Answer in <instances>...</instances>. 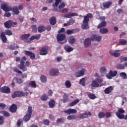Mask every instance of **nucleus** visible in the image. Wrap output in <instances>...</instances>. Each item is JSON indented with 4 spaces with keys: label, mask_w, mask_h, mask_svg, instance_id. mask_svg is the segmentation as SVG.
Instances as JSON below:
<instances>
[{
    "label": "nucleus",
    "mask_w": 127,
    "mask_h": 127,
    "mask_svg": "<svg viewBox=\"0 0 127 127\" xmlns=\"http://www.w3.org/2000/svg\"><path fill=\"white\" fill-rule=\"evenodd\" d=\"M27 59L25 56L21 58V60L20 62V64L18 65V68L19 69H20V70H22L23 72H25V71H27V68L25 66V61H26Z\"/></svg>",
    "instance_id": "obj_2"
},
{
    "label": "nucleus",
    "mask_w": 127,
    "mask_h": 127,
    "mask_svg": "<svg viewBox=\"0 0 127 127\" xmlns=\"http://www.w3.org/2000/svg\"><path fill=\"white\" fill-rule=\"evenodd\" d=\"M63 103H67V102H68V100H69L68 98V94L64 93L63 96Z\"/></svg>",
    "instance_id": "obj_44"
},
{
    "label": "nucleus",
    "mask_w": 127,
    "mask_h": 127,
    "mask_svg": "<svg viewBox=\"0 0 127 127\" xmlns=\"http://www.w3.org/2000/svg\"><path fill=\"white\" fill-rule=\"evenodd\" d=\"M92 113L91 112H88V113H85L80 114L79 116H78V119H87L88 116H91Z\"/></svg>",
    "instance_id": "obj_17"
},
{
    "label": "nucleus",
    "mask_w": 127,
    "mask_h": 127,
    "mask_svg": "<svg viewBox=\"0 0 127 127\" xmlns=\"http://www.w3.org/2000/svg\"><path fill=\"white\" fill-rule=\"evenodd\" d=\"M72 16H78V14L76 13H68L64 16L66 18H71Z\"/></svg>",
    "instance_id": "obj_29"
},
{
    "label": "nucleus",
    "mask_w": 127,
    "mask_h": 127,
    "mask_svg": "<svg viewBox=\"0 0 127 127\" xmlns=\"http://www.w3.org/2000/svg\"><path fill=\"white\" fill-rule=\"evenodd\" d=\"M24 53H25V55L27 56H30V58L32 59V60L35 59V54L34 53L28 51H24Z\"/></svg>",
    "instance_id": "obj_11"
},
{
    "label": "nucleus",
    "mask_w": 127,
    "mask_h": 127,
    "mask_svg": "<svg viewBox=\"0 0 127 127\" xmlns=\"http://www.w3.org/2000/svg\"><path fill=\"white\" fill-rule=\"evenodd\" d=\"M25 96V94L22 91H15L14 93L12 95L11 97L13 99H14L17 97H20L21 98V97H23Z\"/></svg>",
    "instance_id": "obj_7"
},
{
    "label": "nucleus",
    "mask_w": 127,
    "mask_h": 127,
    "mask_svg": "<svg viewBox=\"0 0 127 127\" xmlns=\"http://www.w3.org/2000/svg\"><path fill=\"white\" fill-rule=\"evenodd\" d=\"M56 22V18L55 16H53L50 19V23L51 25H55Z\"/></svg>",
    "instance_id": "obj_33"
},
{
    "label": "nucleus",
    "mask_w": 127,
    "mask_h": 127,
    "mask_svg": "<svg viewBox=\"0 0 127 127\" xmlns=\"http://www.w3.org/2000/svg\"><path fill=\"white\" fill-rule=\"evenodd\" d=\"M4 34L10 36V35H12V32L10 30L7 29L5 31Z\"/></svg>",
    "instance_id": "obj_49"
},
{
    "label": "nucleus",
    "mask_w": 127,
    "mask_h": 127,
    "mask_svg": "<svg viewBox=\"0 0 127 127\" xmlns=\"http://www.w3.org/2000/svg\"><path fill=\"white\" fill-rule=\"evenodd\" d=\"M18 46L17 44H13V45H10L9 46L8 48L11 49V50H16V49H18Z\"/></svg>",
    "instance_id": "obj_34"
},
{
    "label": "nucleus",
    "mask_w": 127,
    "mask_h": 127,
    "mask_svg": "<svg viewBox=\"0 0 127 127\" xmlns=\"http://www.w3.org/2000/svg\"><path fill=\"white\" fill-rule=\"evenodd\" d=\"M32 107L29 106L28 108L27 113L23 118L24 122H27L30 120L31 115H32Z\"/></svg>",
    "instance_id": "obj_3"
},
{
    "label": "nucleus",
    "mask_w": 127,
    "mask_h": 127,
    "mask_svg": "<svg viewBox=\"0 0 127 127\" xmlns=\"http://www.w3.org/2000/svg\"><path fill=\"white\" fill-rule=\"evenodd\" d=\"M91 39L92 41L95 40L98 42H100L102 40V36L94 34L91 36Z\"/></svg>",
    "instance_id": "obj_10"
},
{
    "label": "nucleus",
    "mask_w": 127,
    "mask_h": 127,
    "mask_svg": "<svg viewBox=\"0 0 127 127\" xmlns=\"http://www.w3.org/2000/svg\"><path fill=\"white\" fill-rule=\"evenodd\" d=\"M0 37L3 43H6V40H7V38H6V36H5L4 32H2L1 33Z\"/></svg>",
    "instance_id": "obj_28"
},
{
    "label": "nucleus",
    "mask_w": 127,
    "mask_h": 127,
    "mask_svg": "<svg viewBox=\"0 0 127 127\" xmlns=\"http://www.w3.org/2000/svg\"><path fill=\"white\" fill-rule=\"evenodd\" d=\"M13 71L16 73H17L18 74H20L22 79L27 78V74L25 73H22V72L19 69H18V68H13Z\"/></svg>",
    "instance_id": "obj_12"
},
{
    "label": "nucleus",
    "mask_w": 127,
    "mask_h": 127,
    "mask_svg": "<svg viewBox=\"0 0 127 127\" xmlns=\"http://www.w3.org/2000/svg\"><path fill=\"white\" fill-rule=\"evenodd\" d=\"M49 106L51 109L55 108V100L52 99L49 102Z\"/></svg>",
    "instance_id": "obj_30"
},
{
    "label": "nucleus",
    "mask_w": 127,
    "mask_h": 127,
    "mask_svg": "<svg viewBox=\"0 0 127 127\" xmlns=\"http://www.w3.org/2000/svg\"><path fill=\"white\" fill-rule=\"evenodd\" d=\"M69 9L67 8H64L61 10H58V11L60 12H62V13H66V12H68V11Z\"/></svg>",
    "instance_id": "obj_53"
},
{
    "label": "nucleus",
    "mask_w": 127,
    "mask_h": 127,
    "mask_svg": "<svg viewBox=\"0 0 127 127\" xmlns=\"http://www.w3.org/2000/svg\"><path fill=\"white\" fill-rule=\"evenodd\" d=\"M11 10L13 11L15 14H16V15H18L19 14V10H18V7H17V6H13V7H11Z\"/></svg>",
    "instance_id": "obj_31"
},
{
    "label": "nucleus",
    "mask_w": 127,
    "mask_h": 127,
    "mask_svg": "<svg viewBox=\"0 0 127 127\" xmlns=\"http://www.w3.org/2000/svg\"><path fill=\"white\" fill-rule=\"evenodd\" d=\"M87 96H88V98H89V99H90V100H95V99L97 98V96H96V95L93 93H90L87 94Z\"/></svg>",
    "instance_id": "obj_39"
},
{
    "label": "nucleus",
    "mask_w": 127,
    "mask_h": 127,
    "mask_svg": "<svg viewBox=\"0 0 127 127\" xmlns=\"http://www.w3.org/2000/svg\"><path fill=\"white\" fill-rule=\"evenodd\" d=\"M79 103V99H76L69 103V107H73Z\"/></svg>",
    "instance_id": "obj_43"
},
{
    "label": "nucleus",
    "mask_w": 127,
    "mask_h": 127,
    "mask_svg": "<svg viewBox=\"0 0 127 127\" xmlns=\"http://www.w3.org/2000/svg\"><path fill=\"white\" fill-rule=\"evenodd\" d=\"M29 86L30 87H32V88H36L37 87V84H36V83H35V81H30L29 83Z\"/></svg>",
    "instance_id": "obj_36"
},
{
    "label": "nucleus",
    "mask_w": 127,
    "mask_h": 127,
    "mask_svg": "<svg viewBox=\"0 0 127 127\" xmlns=\"http://www.w3.org/2000/svg\"><path fill=\"white\" fill-rule=\"evenodd\" d=\"M105 113L101 112L99 113L98 115V118H99V119H104V118H105Z\"/></svg>",
    "instance_id": "obj_52"
},
{
    "label": "nucleus",
    "mask_w": 127,
    "mask_h": 127,
    "mask_svg": "<svg viewBox=\"0 0 127 127\" xmlns=\"http://www.w3.org/2000/svg\"><path fill=\"white\" fill-rule=\"evenodd\" d=\"M120 76L124 80H126V79H127V75L126 72H121L120 74Z\"/></svg>",
    "instance_id": "obj_45"
},
{
    "label": "nucleus",
    "mask_w": 127,
    "mask_h": 127,
    "mask_svg": "<svg viewBox=\"0 0 127 127\" xmlns=\"http://www.w3.org/2000/svg\"><path fill=\"white\" fill-rule=\"evenodd\" d=\"M120 60L121 62H127V57L124 56H121L120 58Z\"/></svg>",
    "instance_id": "obj_50"
},
{
    "label": "nucleus",
    "mask_w": 127,
    "mask_h": 127,
    "mask_svg": "<svg viewBox=\"0 0 127 127\" xmlns=\"http://www.w3.org/2000/svg\"><path fill=\"white\" fill-rule=\"evenodd\" d=\"M64 113L67 114V115H71L72 114H77V110L76 109H69L64 111Z\"/></svg>",
    "instance_id": "obj_19"
},
{
    "label": "nucleus",
    "mask_w": 127,
    "mask_h": 127,
    "mask_svg": "<svg viewBox=\"0 0 127 127\" xmlns=\"http://www.w3.org/2000/svg\"><path fill=\"white\" fill-rule=\"evenodd\" d=\"M0 8L5 12H7V11H11L12 9L11 6L5 3H1L0 4Z\"/></svg>",
    "instance_id": "obj_6"
},
{
    "label": "nucleus",
    "mask_w": 127,
    "mask_h": 127,
    "mask_svg": "<svg viewBox=\"0 0 127 127\" xmlns=\"http://www.w3.org/2000/svg\"><path fill=\"white\" fill-rule=\"evenodd\" d=\"M50 75L51 76H58L59 75V70L56 68H52L50 70Z\"/></svg>",
    "instance_id": "obj_16"
},
{
    "label": "nucleus",
    "mask_w": 127,
    "mask_h": 127,
    "mask_svg": "<svg viewBox=\"0 0 127 127\" xmlns=\"http://www.w3.org/2000/svg\"><path fill=\"white\" fill-rule=\"evenodd\" d=\"M118 74V71L110 70L108 74H107V77L108 79H112V77H116Z\"/></svg>",
    "instance_id": "obj_15"
},
{
    "label": "nucleus",
    "mask_w": 127,
    "mask_h": 127,
    "mask_svg": "<svg viewBox=\"0 0 127 127\" xmlns=\"http://www.w3.org/2000/svg\"><path fill=\"white\" fill-rule=\"evenodd\" d=\"M68 41L69 44H74V43L76 42V39L73 36H70L68 39Z\"/></svg>",
    "instance_id": "obj_25"
},
{
    "label": "nucleus",
    "mask_w": 127,
    "mask_h": 127,
    "mask_svg": "<svg viewBox=\"0 0 127 127\" xmlns=\"http://www.w3.org/2000/svg\"><path fill=\"white\" fill-rule=\"evenodd\" d=\"M96 81L98 82L99 84H102L103 83V81L104 80H103V78H101L100 77H96Z\"/></svg>",
    "instance_id": "obj_60"
},
{
    "label": "nucleus",
    "mask_w": 127,
    "mask_h": 127,
    "mask_svg": "<svg viewBox=\"0 0 127 127\" xmlns=\"http://www.w3.org/2000/svg\"><path fill=\"white\" fill-rule=\"evenodd\" d=\"M57 39L60 44H64V43H66V41H64V40L66 39V35L64 34H58L57 35Z\"/></svg>",
    "instance_id": "obj_4"
},
{
    "label": "nucleus",
    "mask_w": 127,
    "mask_h": 127,
    "mask_svg": "<svg viewBox=\"0 0 127 127\" xmlns=\"http://www.w3.org/2000/svg\"><path fill=\"white\" fill-rule=\"evenodd\" d=\"M92 17H93V14L91 13H88L86 16H84L82 25V29H89V21H90V18H92Z\"/></svg>",
    "instance_id": "obj_1"
},
{
    "label": "nucleus",
    "mask_w": 127,
    "mask_h": 127,
    "mask_svg": "<svg viewBox=\"0 0 127 127\" xmlns=\"http://www.w3.org/2000/svg\"><path fill=\"white\" fill-rule=\"evenodd\" d=\"M38 31L40 33L41 32H43V31H45V27L44 26H39L38 27Z\"/></svg>",
    "instance_id": "obj_40"
},
{
    "label": "nucleus",
    "mask_w": 127,
    "mask_h": 127,
    "mask_svg": "<svg viewBox=\"0 0 127 127\" xmlns=\"http://www.w3.org/2000/svg\"><path fill=\"white\" fill-rule=\"evenodd\" d=\"M0 91L1 93H4V94H9L10 93V88L7 86H3L0 89Z\"/></svg>",
    "instance_id": "obj_14"
},
{
    "label": "nucleus",
    "mask_w": 127,
    "mask_h": 127,
    "mask_svg": "<svg viewBox=\"0 0 127 127\" xmlns=\"http://www.w3.org/2000/svg\"><path fill=\"white\" fill-rule=\"evenodd\" d=\"M105 84H99V82H98L97 81H96V80H93L92 81L91 84H90V86L92 87V88H98V87H103V86H104Z\"/></svg>",
    "instance_id": "obj_13"
},
{
    "label": "nucleus",
    "mask_w": 127,
    "mask_h": 127,
    "mask_svg": "<svg viewBox=\"0 0 127 127\" xmlns=\"http://www.w3.org/2000/svg\"><path fill=\"white\" fill-rule=\"evenodd\" d=\"M40 80L42 83H46V81H47V78L46 76L44 75H41L40 77Z\"/></svg>",
    "instance_id": "obj_42"
},
{
    "label": "nucleus",
    "mask_w": 127,
    "mask_h": 127,
    "mask_svg": "<svg viewBox=\"0 0 127 127\" xmlns=\"http://www.w3.org/2000/svg\"><path fill=\"white\" fill-rule=\"evenodd\" d=\"M0 114L3 115V116H4V117H10V114L9 113L6 112V111H1Z\"/></svg>",
    "instance_id": "obj_51"
},
{
    "label": "nucleus",
    "mask_w": 127,
    "mask_h": 127,
    "mask_svg": "<svg viewBox=\"0 0 127 127\" xmlns=\"http://www.w3.org/2000/svg\"><path fill=\"white\" fill-rule=\"evenodd\" d=\"M65 7V3L64 2H62L59 6V9H62V8H64Z\"/></svg>",
    "instance_id": "obj_59"
},
{
    "label": "nucleus",
    "mask_w": 127,
    "mask_h": 127,
    "mask_svg": "<svg viewBox=\"0 0 127 127\" xmlns=\"http://www.w3.org/2000/svg\"><path fill=\"white\" fill-rule=\"evenodd\" d=\"M65 85L66 88H71L72 86V84L71 83V82H70V81L67 80L65 82Z\"/></svg>",
    "instance_id": "obj_48"
},
{
    "label": "nucleus",
    "mask_w": 127,
    "mask_h": 127,
    "mask_svg": "<svg viewBox=\"0 0 127 127\" xmlns=\"http://www.w3.org/2000/svg\"><path fill=\"white\" fill-rule=\"evenodd\" d=\"M63 32H65V29L64 28H62L58 31V33H59V34H60V33H63Z\"/></svg>",
    "instance_id": "obj_63"
},
{
    "label": "nucleus",
    "mask_w": 127,
    "mask_h": 127,
    "mask_svg": "<svg viewBox=\"0 0 127 127\" xmlns=\"http://www.w3.org/2000/svg\"><path fill=\"white\" fill-rule=\"evenodd\" d=\"M100 71L101 73H106L107 72V68H106L105 67H101L100 68Z\"/></svg>",
    "instance_id": "obj_56"
},
{
    "label": "nucleus",
    "mask_w": 127,
    "mask_h": 127,
    "mask_svg": "<svg viewBox=\"0 0 127 127\" xmlns=\"http://www.w3.org/2000/svg\"><path fill=\"white\" fill-rule=\"evenodd\" d=\"M107 26V22L106 21H103L101 23H100L98 26L97 28L100 29L102 28V27H105Z\"/></svg>",
    "instance_id": "obj_38"
},
{
    "label": "nucleus",
    "mask_w": 127,
    "mask_h": 127,
    "mask_svg": "<svg viewBox=\"0 0 127 127\" xmlns=\"http://www.w3.org/2000/svg\"><path fill=\"white\" fill-rule=\"evenodd\" d=\"M100 32L102 34H106L109 32V30L107 28H103L100 29Z\"/></svg>",
    "instance_id": "obj_37"
},
{
    "label": "nucleus",
    "mask_w": 127,
    "mask_h": 127,
    "mask_svg": "<svg viewBox=\"0 0 127 127\" xmlns=\"http://www.w3.org/2000/svg\"><path fill=\"white\" fill-rule=\"evenodd\" d=\"M30 36V34H27L22 35L20 37L21 40H23L25 43H30L29 41V38H28Z\"/></svg>",
    "instance_id": "obj_9"
},
{
    "label": "nucleus",
    "mask_w": 127,
    "mask_h": 127,
    "mask_svg": "<svg viewBox=\"0 0 127 127\" xmlns=\"http://www.w3.org/2000/svg\"><path fill=\"white\" fill-rule=\"evenodd\" d=\"M49 49L48 46H44L40 49V55L45 56L48 54Z\"/></svg>",
    "instance_id": "obj_8"
},
{
    "label": "nucleus",
    "mask_w": 127,
    "mask_h": 127,
    "mask_svg": "<svg viewBox=\"0 0 127 127\" xmlns=\"http://www.w3.org/2000/svg\"><path fill=\"white\" fill-rule=\"evenodd\" d=\"M9 111L11 113H16V111H17V106L14 104H12L11 106H10Z\"/></svg>",
    "instance_id": "obj_18"
},
{
    "label": "nucleus",
    "mask_w": 127,
    "mask_h": 127,
    "mask_svg": "<svg viewBox=\"0 0 127 127\" xmlns=\"http://www.w3.org/2000/svg\"><path fill=\"white\" fill-rule=\"evenodd\" d=\"M105 116L107 119H109V118H111V117H112V114L110 112H106Z\"/></svg>",
    "instance_id": "obj_62"
},
{
    "label": "nucleus",
    "mask_w": 127,
    "mask_h": 127,
    "mask_svg": "<svg viewBox=\"0 0 127 127\" xmlns=\"http://www.w3.org/2000/svg\"><path fill=\"white\" fill-rule=\"evenodd\" d=\"M40 34H37L36 35L34 36H31L30 38H29V42H31V41H32V40H38V39H39V38H40Z\"/></svg>",
    "instance_id": "obj_24"
},
{
    "label": "nucleus",
    "mask_w": 127,
    "mask_h": 127,
    "mask_svg": "<svg viewBox=\"0 0 127 127\" xmlns=\"http://www.w3.org/2000/svg\"><path fill=\"white\" fill-rule=\"evenodd\" d=\"M60 3L57 0H56L55 2L53 3V11H57L58 12V8L57 7L58 5H59Z\"/></svg>",
    "instance_id": "obj_21"
},
{
    "label": "nucleus",
    "mask_w": 127,
    "mask_h": 127,
    "mask_svg": "<svg viewBox=\"0 0 127 127\" xmlns=\"http://www.w3.org/2000/svg\"><path fill=\"white\" fill-rule=\"evenodd\" d=\"M112 1L104 2L103 3V5L105 8H109L112 5Z\"/></svg>",
    "instance_id": "obj_32"
},
{
    "label": "nucleus",
    "mask_w": 127,
    "mask_h": 127,
    "mask_svg": "<svg viewBox=\"0 0 127 127\" xmlns=\"http://www.w3.org/2000/svg\"><path fill=\"white\" fill-rule=\"evenodd\" d=\"M4 25L6 28H10L11 26H12V21L11 20H9L7 22H5L4 23Z\"/></svg>",
    "instance_id": "obj_23"
},
{
    "label": "nucleus",
    "mask_w": 127,
    "mask_h": 127,
    "mask_svg": "<svg viewBox=\"0 0 127 127\" xmlns=\"http://www.w3.org/2000/svg\"><path fill=\"white\" fill-rule=\"evenodd\" d=\"M125 113H126V111H125L124 109L119 108L118 111L115 113V115L120 120H123L124 119V116H125L123 114H125Z\"/></svg>",
    "instance_id": "obj_5"
},
{
    "label": "nucleus",
    "mask_w": 127,
    "mask_h": 127,
    "mask_svg": "<svg viewBox=\"0 0 127 127\" xmlns=\"http://www.w3.org/2000/svg\"><path fill=\"white\" fill-rule=\"evenodd\" d=\"M50 123V122H49V120H47V119H45L43 121V124L45 125V126H49V124Z\"/></svg>",
    "instance_id": "obj_57"
},
{
    "label": "nucleus",
    "mask_w": 127,
    "mask_h": 127,
    "mask_svg": "<svg viewBox=\"0 0 127 127\" xmlns=\"http://www.w3.org/2000/svg\"><path fill=\"white\" fill-rule=\"evenodd\" d=\"M119 45H127V41L125 39H120L119 42Z\"/></svg>",
    "instance_id": "obj_35"
},
{
    "label": "nucleus",
    "mask_w": 127,
    "mask_h": 127,
    "mask_svg": "<svg viewBox=\"0 0 127 127\" xmlns=\"http://www.w3.org/2000/svg\"><path fill=\"white\" fill-rule=\"evenodd\" d=\"M113 90H114V88H113V86H110L107 88H106L105 89V90H104V93L105 94H110L111 93H112V91H113Z\"/></svg>",
    "instance_id": "obj_26"
},
{
    "label": "nucleus",
    "mask_w": 127,
    "mask_h": 127,
    "mask_svg": "<svg viewBox=\"0 0 127 127\" xmlns=\"http://www.w3.org/2000/svg\"><path fill=\"white\" fill-rule=\"evenodd\" d=\"M110 55H112V56H114V57L118 58L120 57L121 56V53H112V52H110Z\"/></svg>",
    "instance_id": "obj_46"
},
{
    "label": "nucleus",
    "mask_w": 127,
    "mask_h": 127,
    "mask_svg": "<svg viewBox=\"0 0 127 127\" xmlns=\"http://www.w3.org/2000/svg\"><path fill=\"white\" fill-rule=\"evenodd\" d=\"M91 38H87L84 40V45L85 47H89V45H91Z\"/></svg>",
    "instance_id": "obj_22"
},
{
    "label": "nucleus",
    "mask_w": 127,
    "mask_h": 127,
    "mask_svg": "<svg viewBox=\"0 0 127 127\" xmlns=\"http://www.w3.org/2000/svg\"><path fill=\"white\" fill-rule=\"evenodd\" d=\"M64 119L61 118V119H58L57 120V123L58 124H62L63 123H64Z\"/></svg>",
    "instance_id": "obj_61"
},
{
    "label": "nucleus",
    "mask_w": 127,
    "mask_h": 127,
    "mask_svg": "<svg viewBox=\"0 0 127 127\" xmlns=\"http://www.w3.org/2000/svg\"><path fill=\"white\" fill-rule=\"evenodd\" d=\"M48 99H49L48 95L46 94H43L41 97V100L42 101H47Z\"/></svg>",
    "instance_id": "obj_47"
},
{
    "label": "nucleus",
    "mask_w": 127,
    "mask_h": 127,
    "mask_svg": "<svg viewBox=\"0 0 127 127\" xmlns=\"http://www.w3.org/2000/svg\"><path fill=\"white\" fill-rule=\"evenodd\" d=\"M79 83L80 85H82V86H85L86 84L85 83V78H82L79 80Z\"/></svg>",
    "instance_id": "obj_55"
},
{
    "label": "nucleus",
    "mask_w": 127,
    "mask_h": 127,
    "mask_svg": "<svg viewBox=\"0 0 127 127\" xmlns=\"http://www.w3.org/2000/svg\"><path fill=\"white\" fill-rule=\"evenodd\" d=\"M64 49L66 52H71V51H73L74 49L71 46H69V45H66L64 46Z\"/></svg>",
    "instance_id": "obj_27"
},
{
    "label": "nucleus",
    "mask_w": 127,
    "mask_h": 127,
    "mask_svg": "<svg viewBox=\"0 0 127 127\" xmlns=\"http://www.w3.org/2000/svg\"><path fill=\"white\" fill-rule=\"evenodd\" d=\"M3 120H4L3 116H0V125L3 124Z\"/></svg>",
    "instance_id": "obj_64"
},
{
    "label": "nucleus",
    "mask_w": 127,
    "mask_h": 127,
    "mask_svg": "<svg viewBox=\"0 0 127 127\" xmlns=\"http://www.w3.org/2000/svg\"><path fill=\"white\" fill-rule=\"evenodd\" d=\"M84 74H85V69H82L81 70H78V72H76L75 76L76 78H79V77L84 76Z\"/></svg>",
    "instance_id": "obj_20"
},
{
    "label": "nucleus",
    "mask_w": 127,
    "mask_h": 127,
    "mask_svg": "<svg viewBox=\"0 0 127 127\" xmlns=\"http://www.w3.org/2000/svg\"><path fill=\"white\" fill-rule=\"evenodd\" d=\"M125 65L122 64H118L116 65L117 69H119L120 70H123V69H125Z\"/></svg>",
    "instance_id": "obj_41"
},
{
    "label": "nucleus",
    "mask_w": 127,
    "mask_h": 127,
    "mask_svg": "<svg viewBox=\"0 0 127 127\" xmlns=\"http://www.w3.org/2000/svg\"><path fill=\"white\" fill-rule=\"evenodd\" d=\"M31 28L32 29L33 32H37V27L35 25H32Z\"/></svg>",
    "instance_id": "obj_54"
},
{
    "label": "nucleus",
    "mask_w": 127,
    "mask_h": 127,
    "mask_svg": "<svg viewBox=\"0 0 127 127\" xmlns=\"http://www.w3.org/2000/svg\"><path fill=\"white\" fill-rule=\"evenodd\" d=\"M67 120H75L76 118H75V115H69L67 117Z\"/></svg>",
    "instance_id": "obj_58"
}]
</instances>
